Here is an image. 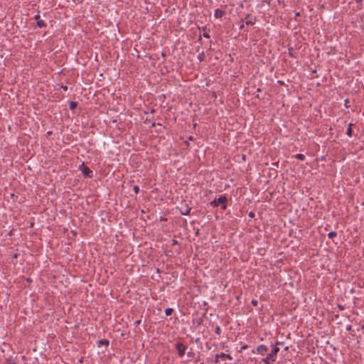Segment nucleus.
I'll list each match as a JSON object with an SVG mask.
<instances>
[{"instance_id": "f257e3e1", "label": "nucleus", "mask_w": 364, "mask_h": 364, "mask_svg": "<svg viewBox=\"0 0 364 364\" xmlns=\"http://www.w3.org/2000/svg\"><path fill=\"white\" fill-rule=\"evenodd\" d=\"M279 351V348L274 346H273L271 352L264 358L262 359V361L265 364H269L270 362H274L276 360L277 354Z\"/></svg>"}, {"instance_id": "f03ea898", "label": "nucleus", "mask_w": 364, "mask_h": 364, "mask_svg": "<svg viewBox=\"0 0 364 364\" xmlns=\"http://www.w3.org/2000/svg\"><path fill=\"white\" fill-rule=\"evenodd\" d=\"M228 198L226 196H220L218 198H215L210 203V205L213 207H218L220 204L222 205V209L225 210L227 208Z\"/></svg>"}, {"instance_id": "7ed1b4c3", "label": "nucleus", "mask_w": 364, "mask_h": 364, "mask_svg": "<svg viewBox=\"0 0 364 364\" xmlns=\"http://www.w3.org/2000/svg\"><path fill=\"white\" fill-rule=\"evenodd\" d=\"M175 348L177 350L178 357H183L186 353L187 347L183 343L177 342L175 344Z\"/></svg>"}, {"instance_id": "20e7f679", "label": "nucleus", "mask_w": 364, "mask_h": 364, "mask_svg": "<svg viewBox=\"0 0 364 364\" xmlns=\"http://www.w3.org/2000/svg\"><path fill=\"white\" fill-rule=\"evenodd\" d=\"M268 350V347L265 345H260L259 346L256 350H252V352L253 353H255V352H257V353L260 354V355H264Z\"/></svg>"}, {"instance_id": "39448f33", "label": "nucleus", "mask_w": 364, "mask_h": 364, "mask_svg": "<svg viewBox=\"0 0 364 364\" xmlns=\"http://www.w3.org/2000/svg\"><path fill=\"white\" fill-rule=\"evenodd\" d=\"M82 173L83 176L86 178H92V171L90 169L89 167L84 166L82 170Z\"/></svg>"}, {"instance_id": "423d86ee", "label": "nucleus", "mask_w": 364, "mask_h": 364, "mask_svg": "<svg viewBox=\"0 0 364 364\" xmlns=\"http://www.w3.org/2000/svg\"><path fill=\"white\" fill-rule=\"evenodd\" d=\"M191 208L188 207L187 205H183L180 208V212L182 215H188L191 214Z\"/></svg>"}, {"instance_id": "0eeeda50", "label": "nucleus", "mask_w": 364, "mask_h": 364, "mask_svg": "<svg viewBox=\"0 0 364 364\" xmlns=\"http://www.w3.org/2000/svg\"><path fill=\"white\" fill-rule=\"evenodd\" d=\"M221 358V359H229V360H232V357L229 355V354H226V353H221L220 354H216L215 355V363H218L219 361V359Z\"/></svg>"}, {"instance_id": "6e6552de", "label": "nucleus", "mask_w": 364, "mask_h": 364, "mask_svg": "<svg viewBox=\"0 0 364 364\" xmlns=\"http://www.w3.org/2000/svg\"><path fill=\"white\" fill-rule=\"evenodd\" d=\"M224 14H225V11L220 9H217L215 10L214 16L216 18H221Z\"/></svg>"}, {"instance_id": "1a4fd4ad", "label": "nucleus", "mask_w": 364, "mask_h": 364, "mask_svg": "<svg viewBox=\"0 0 364 364\" xmlns=\"http://www.w3.org/2000/svg\"><path fill=\"white\" fill-rule=\"evenodd\" d=\"M249 17H250L249 14L246 15V17H245V19H246L245 23H246V25H247V26L253 25L255 23V19H254L253 21L252 20H248Z\"/></svg>"}, {"instance_id": "9d476101", "label": "nucleus", "mask_w": 364, "mask_h": 364, "mask_svg": "<svg viewBox=\"0 0 364 364\" xmlns=\"http://www.w3.org/2000/svg\"><path fill=\"white\" fill-rule=\"evenodd\" d=\"M98 343H99V346H100V345H103V346H109V341H108V340H107V339H102V340H100V341H99Z\"/></svg>"}, {"instance_id": "9b49d317", "label": "nucleus", "mask_w": 364, "mask_h": 364, "mask_svg": "<svg viewBox=\"0 0 364 364\" xmlns=\"http://www.w3.org/2000/svg\"><path fill=\"white\" fill-rule=\"evenodd\" d=\"M37 26L39 28H44V27L46 26V22L43 20L41 19L40 21H37Z\"/></svg>"}, {"instance_id": "f8f14e48", "label": "nucleus", "mask_w": 364, "mask_h": 364, "mask_svg": "<svg viewBox=\"0 0 364 364\" xmlns=\"http://www.w3.org/2000/svg\"><path fill=\"white\" fill-rule=\"evenodd\" d=\"M294 157L301 161H304L305 159V156L302 154H297L294 156Z\"/></svg>"}, {"instance_id": "ddd939ff", "label": "nucleus", "mask_w": 364, "mask_h": 364, "mask_svg": "<svg viewBox=\"0 0 364 364\" xmlns=\"http://www.w3.org/2000/svg\"><path fill=\"white\" fill-rule=\"evenodd\" d=\"M336 236H337V233L336 232H334V231H331V232H328V237L330 239H333Z\"/></svg>"}, {"instance_id": "4468645a", "label": "nucleus", "mask_w": 364, "mask_h": 364, "mask_svg": "<svg viewBox=\"0 0 364 364\" xmlns=\"http://www.w3.org/2000/svg\"><path fill=\"white\" fill-rule=\"evenodd\" d=\"M187 355L189 358L192 359L195 357L196 353L193 351L192 349H191V350L187 353Z\"/></svg>"}, {"instance_id": "2eb2a0df", "label": "nucleus", "mask_w": 364, "mask_h": 364, "mask_svg": "<svg viewBox=\"0 0 364 364\" xmlns=\"http://www.w3.org/2000/svg\"><path fill=\"white\" fill-rule=\"evenodd\" d=\"M77 105V103L76 102H70L69 104V108L70 109H74L75 108H76Z\"/></svg>"}, {"instance_id": "dca6fc26", "label": "nucleus", "mask_w": 364, "mask_h": 364, "mask_svg": "<svg viewBox=\"0 0 364 364\" xmlns=\"http://www.w3.org/2000/svg\"><path fill=\"white\" fill-rule=\"evenodd\" d=\"M173 311V310L171 308L166 309H165V314L166 316H170L172 314Z\"/></svg>"}, {"instance_id": "f3484780", "label": "nucleus", "mask_w": 364, "mask_h": 364, "mask_svg": "<svg viewBox=\"0 0 364 364\" xmlns=\"http://www.w3.org/2000/svg\"><path fill=\"white\" fill-rule=\"evenodd\" d=\"M346 134L348 136H350V137L352 136V135H353V129H352V128L348 127L347 131H346Z\"/></svg>"}, {"instance_id": "a211bd4d", "label": "nucleus", "mask_w": 364, "mask_h": 364, "mask_svg": "<svg viewBox=\"0 0 364 364\" xmlns=\"http://www.w3.org/2000/svg\"><path fill=\"white\" fill-rule=\"evenodd\" d=\"M215 333L216 334H218V336H220V333H221V329H220V327L219 326H216V327H215Z\"/></svg>"}, {"instance_id": "6ab92c4d", "label": "nucleus", "mask_w": 364, "mask_h": 364, "mask_svg": "<svg viewBox=\"0 0 364 364\" xmlns=\"http://www.w3.org/2000/svg\"><path fill=\"white\" fill-rule=\"evenodd\" d=\"M198 58L200 62L203 61L204 60V53L202 52L201 53H200Z\"/></svg>"}, {"instance_id": "aec40b11", "label": "nucleus", "mask_w": 364, "mask_h": 364, "mask_svg": "<svg viewBox=\"0 0 364 364\" xmlns=\"http://www.w3.org/2000/svg\"><path fill=\"white\" fill-rule=\"evenodd\" d=\"M133 190L136 194H137L139 192V187L137 186H134L133 188Z\"/></svg>"}, {"instance_id": "412c9836", "label": "nucleus", "mask_w": 364, "mask_h": 364, "mask_svg": "<svg viewBox=\"0 0 364 364\" xmlns=\"http://www.w3.org/2000/svg\"><path fill=\"white\" fill-rule=\"evenodd\" d=\"M203 36L204 38H210V35L208 33H206V32H203Z\"/></svg>"}, {"instance_id": "4be33fe9", "label": "nucleus", "mask_w": 364, "mask_h": 364, "mask_svg": "<svg viewBox=\"0 0 364 364\" xmlns=\"http://www.w3.org/2000/svg\"><path fill=\"white\" fill-rule=\"evenodd\" d=\"M248 347H249V346H248L247 345H244V346H242L241 347V348H240V351H242V350H243L247 349V348H248Z\"/></svg>"}, {"instance_id": "5701e85b", "label": "nucleus", "mask_w": 364, "mask_h": 364, "mask_svg": "<svg viewBox=\"0 0 364 364\" xmlns=\"http://www.w3.org/2000/svg\"><path fill=\"white\" fill-rule=\"evenodd\" d=\"M251 303H252V304L253 306H257L258 302H257V300L253 299V300H252V302H251Z\"/></svg>"}, {"instance_id": "b1692460", "label": "nucleus", "mask_w": 364, "mask_h": 364, "mask_svg": "<svg viewBox=\"0 0 364 364\" xmlns=\"http://www.w3.org/2000/svg\"><path fill=\"white\" fill-rule=\"evenodd\" d=\"M34 18L38 21H40V15L39 14H36L35 16H34Z\"/></svg>"}, {"instance_id": "393cba45", "label": "nucleus", "mask_w": 364, "mask_h": 364, "mask_svg": "<svg viewBox=\"0 0 364 364\" xmlns=\"http://www.w3.org/2000/svg\"><path fill=\"white\" fill-rule=\"evenodd\" d=\"M348 102H349V100H348V99H346V100H345V105H346V107H348V106H347V103H348Z\"/></svg>"}, {"instance_id": "a878e982", "label": "nucleus", "mask_w": 364, "mask_h": 364, "mask_svg": "<svg viewBox=\"0 0 364 364\" xmlns=\"http://www.w3.org/2000/svg\"><path fill=\"white\" fill-rule=\"evenodd\" d=\"M254 215H255V214L252 212H250L249 213V216L251 217V218L254 217Z\"/></svg>"}, {"instance_id": "bb28decb", "label": "nucleus", "mask_w": 364, "mask_h": 364, "mask_svg": "<svg viewBox=\"0 0 364 364\" xmlns=\"http://www.w3.org/2000/svg\"><path fill=\"white\" fill-rule=\"evenodd\" d=\"M244 28H245L244 24H242V25L240 26V30H242Z\"/></svg>"}, {"instance_id": "cd10ccee", "label": "nucleus", "mask_w": 364, "mask_h": 364, "mask_svg": "<svg viewBox=\"0 0 364 364\" xmlns=\"http://www.w3.org/2000/svg\"><path fill=\"white\" fill-rule=\"evenodd\" d=\"M295 16H296V17L299 16H300V12L296 13Z\"/></svg>"}, {"instance_id": "c85d7f7f", "label": "nucleus", "mask_w": 364, "mask_h": 364, "mask_svg": "<svg viewBox=\"0 0 364 364\" xmlns=\"http://www.w3.org/2000/svg\"><path fill=\"white\" fill-rule=\"evenodd\" d=\"M188 139H189V140H193V136H190L188 137Z\"/></svg>"}, {"instance_id": "c756f323", "label": "nucleus", "mask_w": 364, "mask_h": 364, "mask_svg": "<svg viewBox=\"0 0 364 364\" xmlns=\"http://www.w3.org/2000/svg\"><path fill=\"white\" fill-rule=\"evenodd\" d=\"M63 89L64 90H68V87H67V86H63Z\"/></svg>"}, {"instance_id": "7c9ffc66", "label": "nucleus", "mask_w": 364, "mask_h": 364, "mask_svg": "<svg viewBox=\"0 0 364 364\" xmlns=\"http://www.w3.org/2000/svg\"><path fill=\"white\" fill-rule=\"evenodd\" d=\"M353 124H352V123H350V124H348V127L352 128V127H353Z\"/></svg>"}, {"instance_id": "2f4dec72", "label": "nucleus", "mask_w": 364, "mask_h": 364, "mask_svg": "<svg viewBox=\"0 0 364 364\" xmlns=\"http://www.w3.org/2000/svg\"><path fill=\"white\" fill-rule=\"evenodd\" d=\"M338 307H339L341 309H343V307L342 306H341V305H338Z\"/></svg>"}, {"instance_id": "473e14b6", "label": "nucleus", "mask_w": 364, "mask_h": 364, "mask_svg": "<svg viewBox=\"0 0 364 364\" xmlns=\"http://www.w3.org/2000/svg\"><path fill=\"white\" fill-rule=\"evenodd\" d=\"M362 205H364V201L363 202Z\"/></svg>"}, {"instance_id": "72a5a7b5", "label": "nucleus", "mask_w": 364, "mask_h": 364, "mask_svg": "<svg viewBox=\"0 0 364 364\" xmlns=\"http://www.w3.org/2000/svg\"><path fill=\"white\" fill-rule=\"evenodd\" d=\"M363 143H364V140H363Z\"/></svg>"}]
</instances>
